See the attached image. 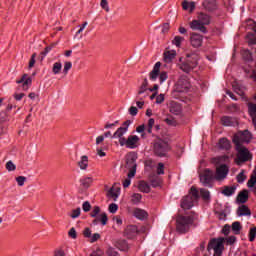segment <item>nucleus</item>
I'll list each match as a JSON object with an SVG mask.
<instances>
[{
    "label": "nucleus",
    "instance_id": "nucleus-43",
    "mask_svg": "<svg viewBox=\"0 0 256 256\" xmlns=\"http://www.w3.org/2000/svg\"><path fill=\"white\" fill-rule=\"evenodd\" d=\"M16 181H17L19 187H23L25 185V181H27V178L25 176H18L16 178Z\"/></svg>",
    "mask_w": 256,
    "mask_h": 256
},
{
    "label": "nucleus",
    "instance_id": "nucleus-58",
    "mask_svg": "<svg viewBox=\"0 0 256 256\" xmlns=\"http://www.w3.org/2000/svg\"><path fill=\"white\" fill-rule=\"evenodd\" d=\"M222 232L224 235H229V233L231 232V226L229 224H226L223 227Z\"/></svg>",
    "mask_w": 256,
    "mask_h": 256
},
{
    "label": "nucleus",
    "instance_id": "nucleus-46",
    "mask_svg": "<svg viewBox=\"0 0 256 256\" xmlns=\"http://www.w3.org/2000/svg\"><path fill=\"white\" fill-rule=\"evenodd\" d=\"M6 169L7 171H15L17 169V166H15L12 161H8L6 163Z\"/></svg>",
    "mask_w": 256,
    "mask_h": 256
},
{
    "label": "nucleus",
    "instance_id": "nucleus-34",
    "mask_svg": "<svg viewBox=\"0 0 256 256\" xmlns=\"http://www.w3.org/2000/svg\"><path fill=\"white\" fill-rule=\"evenodd\" d=\"M232 231L234 232L235 235H239L241 232V222L236 221L232 223Z\"/></svg>",
    "mask_w": 256,
    "mask_h": 256
},
{
    "label": "nucleus",
    "instance_id": "nucleus-25",
    "mask_svg": "<svg viewBox=\"0 0 256 256\" xmlns=\"http://www.w3.org/2000/svg\"><path fill=\"white\" fill-rule=\"evenodd\" d=\"M249 199V192L247 190L241 191L237 196L238 203H247Z\"/></svg>",
    "mask_w": 256,
    "mask_h": 256
},
{
    "label": "nucleus",
    "instance_id": "nucleus-59",
    "mask_svg": "<svg viewBox=\"0 0 256 256\" xmlns=\"http://www.w3.org/2000/svg\"><path fill=\"white\" fill-rule=\"evenodd\" d=\"M135 173H137V168H130L128 173V179H132V177H135Z\"/></svg>",
    "mask_w": 256,
    "mask_h": 256
},
{
    "label": "nucleus",
    "instance_id": "nucleus-28",
    "mask_svg": "<svg viewBox=\"0 0 256 256\" xmlns=\"http://www.w3.org/2000/svg\"><path fill=\"white\" fill-rule=\"evenodd\" d=\"M138 189L142 193H149L151 191V186H149V184L145 181H140L138 185Z\"/></svg>",
    "mask_w": 256,
    "mask_h": 256
},
{
    "label": "nucleus",
    "instance_id": "nucleus-30",
    "mask_svg": "<svg viewBox=\"0 0 256 256\" xmlns=\"http://www.w3.org/2000/svg\"><path fill=\"white\" fill-rule=\"evenodd\" d=\"M204 9H206L210 13L213 12V11H217V3H215V2H205L204 3Z\"/></svg>",
    "mask_w": 256,
    "mask_h": 256
},
{
    "label": "nucleus",
    "instance_id": "nucleus-11",
    "mask_svg": "<svg viewBox=\"0 0 256 256\" xmlns=\"http://www.w3.org/2000/svg\"><path fill=\"white\" fill-rule=\"evenodd\" d=\"M169 111L172 115H181L183 112V106L179 102L171 101L169 103Z\"/></svg>",
    "mask_w": 256,
    "mask_h": 256
},
{
    "label": "nucleus",
    "instance_id": "nucleus-41",
    "mask_svg": "<svg viewBox=\"0 0 256 256\" xmlns=\"http://www.w3.org/2000/svg\"><path fill=\"white\" fill-rule=\"evenodd\" d=\"M245 179H247V176H245V170H242L238 175H237V181L239 183H244Z\"/></svg>",
    "mask_w": 256,
    "mask_h": 256
},
{
    "label": "nucleus",
    "instance_id": "nucleus-35",
    "mask_svg": "<svg viewBox=\"0 0 256 256\" xmlns=\"http://www.w3.org/2000/svg\"><path fill=\"white\" fill-rule=\"evenodd\" d=\"M62 67L63 65L61 64V62H55L52 68L54 75H59V73H61Z\"/></svg>",
    "mask_w": 256,
    "mask_h": 256
},
{
    "label": "nucleus",
    "instance_id": "nucleus-60",
    "mask_svg": "<svg viewBox=\"0 0 256 256\" xmlns=\"http://www.w3.org/2000/svg\"><path fill=\"white\" fill-rule=\"evenodd\" d=\"M54 256H67V255L65 254V251L63 249H56L54 251Z\"/></svg>",
    "mask_w": 256,
    "mask_h": 256
},
{
    "label": "nucleus",
    "instance_id": "nucleus-56",
    "mask_svg": "<svg viewBox=\"0 0 256 256\" xmlns=\"http://www.w3.org/2000/svg\"><path fill=\"white\" fill-rule=\"evenodd\" d=\"M35 57H37V54L36 53L32 54L31 59L29 61V69L35 67Z\"/></svg>",
    "mask_w": 256,
    "mask_h": 256
},
{
    "label": "nucleus",
    "instance_id": "nucleus-1",
    "mask_svg": "<svg viewBox=\"0 0 256 256\" xmlns=\"http://www.w3.org/2000/svg\"><path fill=\"white\" fill-rule=\"evenodd\" d=\"M251 141V132L249 130L239 131L233 137V143L237 151L236 163L238 165H243L247 161L253 159V154L249 152L247 147L243 146V143H249Z\"/></svg>",
    "mask_w": 256,
    "mask_h": 256
},
{
    "label": "nucleus",
    "instance_id": "nucleus-13",
    "mask_svg": "<svg viewBox=\"0 0 256 256\" xmlns=\"http://www.w3.org/2000/svg\"><path fill=\"white\" fill-rule=\"evenodd\" d=\"M128 169H137V154L131 153L126 159Z\"/></svg>",
    "mask_w": 256,
    "mask_h": 256
},
{
    "label": "nucleus",
    "instance_id": "nucleus-31",
    "mask_svg": "<svg viewBox=\"0 0 256 256\" xmlns=\"http://www.w3.org/2000/svg\"><path fill=\"white\" fill-rule=\"evenodd\" d=\"M200 195H201L203 201H210L211 200V193L209 192V190H207L205 188L200 189Z\"/></svg>",
    "mask_w": 256,
    "mask_h": 256
},
{
    "label": "nucleus",
    "instance_id": "nucleus-19",
    "mask_svg": "<svg viewBox=\"0 0 256 256\" xmlns=\"http://www.w3.org/2000/svg\"><path fill=\"white\" fill-rule=\"evenodd\" d=\"M218 145L219 149H222L223 151H229V149H231V141L227 138H221Z\"/></svg>",
    "mask_w": 256,
    "mask_h": 256
},
{
    "label": "nucleus",
    "instance_id": "nucleus-2",
    "mask_svg": "<svg viewBox=\"0 0 256 256\" xmlns=\"http://www.w3.org/2000/svg\"><path fill=\"white\" fill-rule=\"evenodd\" d=\"M229 175V167L225 164H221L220 166L216 167V173L213 174V171L209 169H205L200 173V181L206 187H211V181L216 179V181H223V179L227 178Z\"/></svg>",
    "mask_w": 256,
    "mask_h": 256
},
{
    "label": "nucleus",
    "instance_id": "nucleus-21",
    "mask_svg": "<svg viewBox=\"0 0 256 256\" xmlns=\"http://www.w3.org/2000/svg\"><path fill=\"white\" fill-rule=\"evenodd\" d=\"M147 215V212L141 208H136L134 210V217H136V219H140V221L147 219Z\"/></svg>",
    "mask_w": 256,
    "mask_h": 256
},
{
    "label": "nucleus",
    "instance_id": "nucleus-26",
    "mask_svg": "<svg viewBox=\"0 0 256 256\" xmlns=\"http://www.w3.org/2000/svg\"><path fill=\"white\" fill-rule=\"evenodd\" d=\"M237 188L235 186H225L222 190V195H225V197H231V195H235V191Z\"/></svg>",
    "mask_w": 256,
    "mask_h": 256
},
{
    "label": "nucleus",
    "instance_id": "nucleus-57",
    "mask_svg": "<svg viewBox=\"0 0 256 256\" xmlns=\"http://www.w3.org/2000/svg\"><path fill=\"white\" fill-rule=\"evenodd\" d=\"M163 101H165V95L160 94L156 97V103L157 105H161V103H163Z\"/></svg>",
    "mask_w": 256,
    "mask_h": 256
},
{
    "label": "nucleus",
    "instance_id": "nucleus-22",
    "mask_svg": "<svg viewBox=\"0 0 256 256\" xmlns=\"http://www.w3.org/2000/svg\"><path fill=\"white\" fill-rule=\"evenodd\" d=\"M248 111L250 116L252 117V122L256 127V104L248 103Z\"/></svg>",
    "mask_w": 256,
    "mask_h": 256
},
{
    "label": "nucleus",
    "instance_id": "nucleus-39",
    "mask_svg": "<svg viewBox=\"0 0 256 256\" xmlns=\"http://www.w3.org/2000/svg\"><path fill=\"white\" fill-rule=\"evenodd\" d=\"M156 175H165V164L158 163Z\"/></svg>",
    "mask_w": 256,
    "mask_h": 256
},
{
    "label": "nucleus",
    "instance_id": "nucleus-49",
    "mask_svg": "<svg viewBox=\"0 0 256 256\" xmlns=\"http://www.w3.org/2000/svg\"><path fill=\"white\" fill-rule=\"evenodd\" d=\"M141 194L135 193L132 195V203H139L141 201Z\"/></svg>",
    "mask_w": 256,
    "mask_h": 256
},
{
    "label": "nucleus",
    "instance_id": "nucleus-33",
    "mask_svg": "<svg viewBox=\"0 0 256 256\" xmlns=\"http://www.w3.org/2000/svg\"><path fill=\"white\" fill-rule=\"evenodd\" d=\"M154 125H155V119L150 118V119L148 120L147 126H145V130H144V131L148 132L149 134H152V133H153V127H154Z\"/></svg>",
    "mask_w": 256,
    "mask_h": 256
},
{
    "label": "nucleus",
    "instance_id": "nucleus-14",
    "mask_svg": "<svg viewBox=\"0 0 256 256\" xmlns=\"http://www.w3.org/2000/svg\"><path fill=\"white\" fill-rule=\"evenodd\" d=\"M16 83L18 84H22L23 90L27 91V89H29V86L31 85V83H33V80L31 79V77H29V75L24 74L20 80H17Z\"/></svg>",
    "mask_w": 256,
    "mask_h": 256
},
{
    "label": "nucleus",
    "instance_id": "nucleus-47",
    "mask_svg": "<svg viewBox=\"0 0 256 256\" xmlns=\"http://www.w3.org/2000/svg\"><path fill=\"white\" fill-rule=\"evenodd\" d=\"M118 209H119V206L115 203L110 204L108 207V211H110V213H117Z\"/></svg>",
    "mask_w": 256,
    "mask_h": 256
},
{
    "label": "nucleus",
    "instance_id": "nucleus-61",
    "mask_svg": "<svg viewBox=\"0 0 256 256\" xmlns=\"http://www.w3.org/2000/svg\"><path fill=\"white\" fill-rule=\"evenodd\" d=\"M147 91H149V89L147 88V86H140V89L138 91V95H144V93H147Z\"/></svg>",
    "mask_w": 256,
    "mask_h": 256
},
{
    "label": "nucleus",
    "instance_id": "nucleus-10",
    "mask_svg": "<svg viewBox=\"0 0 256 256\" xmlns=\"http://www.w3.org/2000/svg\"><path fill=\"white\" fill-rule=\"evenodd\" d=\"M177 89L180 93H186L191 89V83L189 82V78L187 76H181L177 82Z\"/></svg>",
    "mask_w": 256,
    "mask_h": 256
},
{
    "label": "nucleus",
    "instance_id": "nucleus-12",
    "mask_svg": "<svg viewBox=\"0 0 256 256\" xmlns=\"http://www.w3.org/2000/svg\"><path fill=\"white\" fill-rule=\"evenodd\" d=\"M190 43L192 47H201V45H203V36L197 33H192L190 37Z\"/></svg>",
    "mask_w": 256,
    "mask_h": 256
},
{
    "label": "nucleus",
    "instance_id": "nucleus-27",
    "mask_svg": "<svg viewBox=\"0 0 256 256\" xmlns=\"http://www.w3.org/2000/svg\"><path fill=\"white\" fill-rule=\"evenodd\" d=\"M80 183L84 189H89L91 187V183H93V177H83L80 179Z\"/></svg>",
    "mask_w": 256,
    "mask_h": 256
},
{
    "label": "nucleus",
    "instance_id": "nucleus-18",
    "mask_svg": "<svg viewBox=\"0 0 256 256\" xmlns=\"http://www.w3.org/2000/svg\"><path fill=\"white\" fill-rule=\"evenodd\" d=\"M221 123L225 127H235V125L237 124V120H235V118L231 116H223L221 118Z\"/></svg>",
    "mask_w": 256,
    "mask_h": 256
},
{
    "label": "nucleus",
    "instance_id": "nucleus-37",
    "mask_svg": "<svg viewBox=\"0 0 256 256\" xmlns=\"http://www.w3.org/2000/svg\"><path fill=\"white\" fill-rule=\"evenodd\" d=\"M185 41V38L182 36H175L174 39L172 40V44L175 45L176 47H181V43Z\"/></svg>",
    "mask_w": 256,
    "mask_h": 256
},
{
    "label": "nucleus",
    "instance_id": "nucleus-24",
    "mask_svg": "<svg viewBox=\"0 0 256 256\" xmlns=\"http://www.w3.org/2000/svg\"><path fill=\"white\" fill-rule=\"evenodd\" d=\"M177 56V52L175 50H168L164 53V61L166 63H171L173 58Z\"/></svg>",
    "mask_w": 256,
    "mask_h": 256
},
{
    "label": "nucleus",
    "instance_id": "nucleus-16",
    "mask_svg": "<svg viewBox=\"0 0 256 256\" xmlns=\"http://www.w3.org/2000/svg\"><path fill=\"white\" fill-rule=\"evenodd\" d=\"M107 221H109V217L107 216V213L101 212L97 218H95L92 223L93 225H107Z\"/></svg>",
    "mask_w": 256,
    "mask_h": 256
},
{
    "label": "nucleus",
    "instance_id": "nucleus-42",
    "mask_svg": "<svg viewBox=\"0 0 256 256\" xmlns=\"http://www.w3.org/2000/svg\"><path fill=\"white\" fill-rule=\"evenodd\" d=\"M82 209L85 213H89V211H91V203H89V201L83 202Z\"/></svg>",
    "mask_w": 256,
    "mask_h": 256
},
{
    "label": "nucleus",
    "instance_id": "nucleus-50",
    "mask_svg": "<svg viewBox=\"0 0 256 256\" xmlns=\"http://www.w3.org/2000/svg\"><path fill=\"white\" fill-rule=\"evenodd\" d=\"M73 67V64L71 62H66L64 64V70L63 72L65 73V75H67V73H69V70Z\"/></svg>",
    "mask_w": 256,
    "mask_h": 256
},
{
    "label": "nucleus",
    "instance_id": "nucleus-23",
    "mask_svg": "<svg viewBox=\"0 0 256 256\" xmlns=\"http://www.w3.org/2000/svg\"><path fill=\"white\" fill-rule=\"evenodd\" d=\"M237 215L239 217H243V216H249L251 215V210H249V207L245 206V205H241L238 209H237Z\"/></svg>",
    "mask_w": 256,
    "mask_h": 256
},
{
    "label": "nucleus",
    "instance_id": "nucleus-45",
    "mask_svg": "<svg viewBox=\"0 0 256 256\" xmlns=\"http://www.w3.org/2000/svg\"><path fill=\"white\" fill-rule=\"evenodd\" d=\"M79 215H81V208H76V209L72 210V215H70V217L72 219H77V217H79Z\"/></svg>",
    "mask_w": 256,
    "mask_h": 256
},
{
    "label": "nucleus",
    "instance_id": "nucleus-4",
    "mask_svg": "<svg viewBox=\"0 0 256 256\" xmlns=\"http://www.w3.org/2000/svg\"><path fill=\"white\" fill-rule=\"evenodd\" d=\"M171 150L167 140L156 136L152 143V151L156 157H167V153Z\"/></svg>",
    "mask_w": 256,
    "mask_h": 256
},
{
    "label": "nucleus",
    "instance_id": "nucleus-3",
    "mask_svg": "<svg viewBox=\"0 0 256 256\" xmlns=\"http://www.w3.org/2000/svg\"><path fill=\"white\" fill-rule=\"evenodd\" d=\"M211 24V16L207 13L200 12L196 20L190 22V29L193 31H200V33H207L206 25Z\"/></svg>",
    "mask_w": 256,
    "mask_h": 256
},
{
    "label": "nucleus",
    "instance_id": "nucleus-53",
    "mask_svg": "<svg viewBox=\"0 0 256 256\" xmlns=\"http://www.w3.org/2000/svg\"><path fill=\"white\" fill-rule=\"evenodd\" d=\"M108 195L110 197H112L114 199V201H117V197H119V195H117V192H115V190H113V188H111L109 191H108Z\"/></svg>",
    "mask_w": 256,
    "mask_h": 256
},
{
    "label": "nucleus",
    "instance_id": "nucleus-64",
    "mask_svg": "<svg viewBox=\"0 0 256 256\" xmlns=\"http://www.w3.org/2000/svg\"><path fill=\"white\" fill-rule=\"evenodd\" d=\"M137 133H145V124H142L136 128Z\"/></svg>",
    "mask_w": 256,
    "mask_h": 256
},
{
    "label": "nucleus",
    "instance_id": "nucleus-63",
    "mask_svg": "<svg viewBox=\"0 0 256 256\" xmlns=\"http://www.w3.org/2000/svg\"><path fill=\"white\" fill-rule=\"evenodd\" d=\"M119 144L121 147H127V139L125 137L119 138Z\"/></svg>",
    "mask_w": 256,
    "mask_h": 256
},
{
    "label": "nucleus",
    "instance_id": "nucleus-29",
    "mask_svg": "<svg viewBox=\"0 0 256 256\" xmlns=\"http://www.w3.org/2000/svg\"><path fill=\"white\" fill-rule=\"evenodd\" d=\"M127 133V128L119 127L117 131L111 136V139H121Z\"/></svg>",
    "mask_w": 256,
    "mask_h": 256
},
{
    "label": "nucleus",
    "instance_id": "nucleus-6",
    "mask_svg": "<svg viewBox=\"0 0 256 256\" xmlns=\"http://www.w3.org/2000/svg\"><path fill=\"white\" fill-rule=\"evenodd\" d=\"M199 200V191L195 187L190 189L189 195L185 196L181 201L182 209H191Z\"/></svg>",
    "mask_w": 256,
    "mask_h": 256
},
{
    "label": "nucleus",
    "instance_id": "nucleus-48",
    "mask_svg": "<svg viewBox=\"0 0 256 256\" xmlns=\"http://www.w3.org/2000/svg\"><path fill=\"white\" fill-rule=\"evenodd\" d=\"M99 239H101V234H99V233H94V234L90 237V243H95L96 241H99Z\"/></svg>",
    "mask_w": 256,
    "mask_h": 256
},
{
    "label": "nucleus",
    "instance_id": "nucleus-32",
    "mask_svg": "<svg viewBox=\"0 0 256 256\" xmlns=\"http://www.w3.org/2000/svg\"><path fill=\"white\" fill-rule=\"evenodd\" d=\"M247 185H248L249 188L255 189V185H256V168H255L253 174L251 175L250 179L248 180Z\"/></svg>",
    "mask_w": 256,
    "mask_h": 256
},
{
    "label": "nucleus",
    "instance_id": "nucleus-62",
    "mask_svg": "<svg viewBox=\"0 0 256 256\" xmlns=\"http://www.w3.org/2000/svg\"><path fill=\"white\" fill-rule=\"evenodd\" d=\"M233 89H234L235 93H237L238 95H243V89H241V87L239 85H234Z\"/></svg>",
    "mask_w": 256,
    "mask_h": 256
},
{
    "label": "nucleus",
    "instance_id": "nucleus-15",
    "mask_svg": "<svg viewBox=\"0 0 256 256\" xmlns=\"http://www.w3.org/2000/svg\"><path fill=\"white\" fill-rule=\"evenodd\" d=\"M137 143H139V136L130 135L127 138V149H136Z\"/></svg>",
    "mask_w": 256,
    "mask_h": 256
},
{
    "label": "nucleus",
    "instance_id": "nucleus-20",
    "mask_svg": "<svg viewBox=\"0 0 256 256\" xmlns=\"http://www.w3.org/2000/svg\"><path fill=\"white\" fill-rule=\"evenodd\" d=\"M78 167L82 171H85L89 167V157L87 155L81 156V159L78 161Z\"/></svg>",
    "mask_w": 256,
    "mask_h": 256
},
{
    "label": "nucleus",
    "instance_id": "nucleus-9",
    "mask_svg": "<svg viewBox=\"0 0 256 256\" xmlns=\"http://www.w3.org/2000/svg\"><path fill=\"white\" fill-rule=\"evenodd\" d=\"M223 243H225L224 239H213L210 241V243L208 244V251H211V249H213V251L215 253H223Z\"/></svg>",
    "mask_w": 256,
    "mask_h": 256
},
{
    "label": "nucleus",
    "instance_id": "nucleus-8",
    "mask_svg": "<svg viewBox=\"0 0 256 256\" xmlns=\"http://www.w3.org/2000/svg\"><path fill=\"white\" fill-rule=\"evenodd\" d=\"M198 57L196 54H187V57L184 62L180 64V69L184 73H191L197 67Z\"/></svg>",
    "mask_w": 256,
    "mask_h": 256
},
{
    "label": "nucleus",
    "instance_id": "nucleus-5",
    "mask_svg": "<svg viewBox=\"0 0 256 256\" xmlns=\"http://www.w3.org/2000/svg\"><path fill=\"white\" fill-rule=\"evenodd\" d=\"M193 227V216L179 215L176 219V231L178 233H187Z\"/></svg>",
    "mask_w": 256,
    "mask_h": 256
},
{
    "label": "nucleus",
    "instance_id": "nucleus-52",
    "mask_svg": "<svg viewBox=\"0 0 256 256\" xmlns=\"http://www.w3.org/2000/svg\"><path fill=\"white\" fill-rule=\"evenodd\" d=\"M68 235L71 237V239H77V231L75 228H71L68 232Z\"/></svg>",
    "mask_w": 256,
    "mask_h": 256
},
{
    "label": "nucleus",
    "instance_id": "nucleus-44",
    "mask_svg": "<svg viewBox=\"0 0 256 256\" xmlns=\"http://www.w3.org/2000/svg\"><path fill=\"white\" fill-rule=\"evenodd\" d=\"M100 6L104 9V11L109 13V11H110V9H109V2L107 0H101Z\"/></svg>",
    "mask_w": 256,
    "mask_h": 256
},
{
    "label": "nucleus",
    "instance_id": "nucleus-40",
    "mask_svg": "<svg viewBox=\"0 0 256 256\" xmlns=\"http://www.w3.org/2000/svg\"><path fill=\"white\" fill-rule=\"evenodd\" d=\"M256 237V227H251L249 230V241L253 242L255 241Z\"/></svg>",
    "mask_w": 256,
    "mask_h": 256
},
{
    "label": "nucleus",
    "instance_id": "nucleus-7",
    "mask_svg": "<svg viewBox=\"0 0 256 256\" xmlns=\"http://www.w3.org/2000/svg\"><path fill=\"white\" fill-rule=\"evenodd\" d=\"M160 69L161 62H156L152 71L149 73V79L150 81H157V78L159 77L160 85H163V83L167 81L168 75L165 71L160 72Z\"/></svg>",
    "mask_w": 256,
    "mask_h": 256
},
{
    "label": "nucleus",
    "instance_id": "nucleus-17",
    "mask_svg": "<svg viewBox=\"0 0 256 256\" xmlns=\"http://www.w3.org/2000/svg\"><path fill=\"white\" fill-rule=\"evenodd\" d=\"M148 180H149L150 184L152 185V187H160L161 186V177H159V175L156 173H151L148 176Z\"/></svg>",
    "mask_w": 256,
    "mask_h": 256
},
{
    "label": "nucleus",
    "instance_id": "nucleus-36",
    "mask_svg": "<svg viewBox=\"0 0 256 256\" xmlns=\"http://www.w3.org/2000/svg\"><path fill=\"white\" fill-rule=\"evenodd\" d=\"M100 213H101V208L99 206H94L90 213V217H92L93 219H97Z\"/></svg>",
    "mask_w": 256,
    "mask_h": 256
},
{
    "label": "nucleus",
    "instance_id": "nucleus-54",
    "mask_svg": "<svg viewBox=\"0 0 256 256\" xmlns=\"http://www.w3.org/2000/svg\"><path fill=\"white\" fill-rule=\"evenodd\" d=\"M83 235L86 239H91V228H85L83 230Z\"/></svg>",
    "mask_w": 256,
    "mask_h": 256
},
{
    "label": "nucleus",
    "instance_id": "nucleus-55",
    "mask_svg": "<svg viewBox=\"0 0 256 256\" xmlns=\"http://www.w3.org/2000/svg\"><path fill=\"white\" fill-rule=\"evenodd\" d=\"M129 113L130 115H132V117H135L137 113H139V110L137 109V107L132 106L129 108Z\"/></svg>",
    "mask_w": 256,
    "mask_h": 256
},
{
    "label": "nucleus",
    "instance_id": "nucleus-51",
    "mask_svg": "<svg viewBox=\"0 0 256 256\" xmlns=\"http://www.w3.org/2000/svg\"><path fill=\"white\" fill-rule=\"evenodd\" d=\"M236 241L237 237L235 236H229L228 238H226L227 245H233V243H235Z\"/></svg>",
    "mask_w": 256,
    "mask_h": 256
},
{
    "label": "nucleus",
    "instance_id": "nucleus-38",
    "mask_svg": "<svg viewBox=\"0 0 256 256\" xmlns=\"http://www.w3.org/2000/svg\"><path fill=\"white\" fill-rule=\"evenodd\" d=\"M242 57L243 59H245V61H253V54H251L249 50H245L242 53Z\"/></svg>",
    "mask_w": 256,
    "mask_h": 256
}]
</instances>
